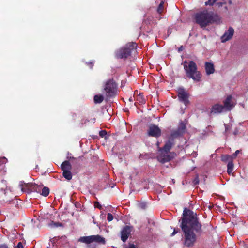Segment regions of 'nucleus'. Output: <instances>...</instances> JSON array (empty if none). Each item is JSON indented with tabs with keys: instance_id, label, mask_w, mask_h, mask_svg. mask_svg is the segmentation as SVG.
Listing matches in <instances>:
<instances>
[{
	"instance_id": "nucleus-1",
	"label": "nucleus",
	"mask_w": 248,
	"mask_h": 248,
	"mask_svg": "<svg viewBox=\"0 0 248 248\" xmlns=\"http://www.w3.org/2000/svg\"><path fill=\"white\" fill-rule=\"evenodd\" d=\"M180 227L184 234L185 246L192 247L197 240L196 233L200 235L202 232V225L199 221L197 214L185 208Z\"/></svg>"
},
{
	"instance_id": "nucleus-2",
	"label": "nucleus",
	"mask_w": 248,
	"mask_h": 248,
	"mask_svg": "<svg viewBox=\"0 0 248 248\" xmlns=\"http://www.w3.org/2000/svg\"><path fill=\"white\" fill-rule=\"evenodd\" d=\"M196 23L202 28L206 27L208 25L219 20L218 15L211 11L204 10L197 13L195 16Z\"/></svg>"
},
{
	"instance_id": "nucleus-3",
	"label": "nucleus",
	"mask_w": 248,
	"mask_h": 248,
	"mask_svg": "<svg viewBox=\"0 0 248 248\" xmlns=\"http://www.w3.org/2000/svg\"><path fill=\"white\" fill-rule=\"evenodd\" d=\"M184 69L186 76L195 81H200L202 78L201 73L198 70L196 63L193 61L187 62L185 61L183 62Z\"/></svg>"
},
{
	"instance_id": "nucleus-4",
	"label": "nucleus",
	"mask_w": 248,
	"mask_h": 248,
	"mask_svg": "<svg viewBox=\"0 0 248 248\" xmlns=\"http://www.w3.org/2000/svg\"><path fill=\"white\" fill-rule=\"evenodd\" d=\"M137 46L136 43H128L115 52V57L118 59H125L131 55L133 51L136 50Z\"/></svg>"
},
{
	"instance_id": "nucleus-5",
	"label": "nucleus",
	"mask_w": 248,
	"mask_h": 248,
	"mask_svg": "<svg viewBox=\"0 0 248 248\" xmlns=\"http://www.w3.org/2000/svg\"><path fill=\"white\" fill-rule=\"evenodd\" d=\"M104 90L108 98H112L118 94V85L112 78L108 79L106 82Z\"/></svg>"
},
{
	"instance_id": "nucleus-6",
	"label": "nucleus",
	"mask_w": 248,
	"mask_h": 248,
	"mask_svg": "<svg viewBox=\"0 0 248 248\" xmlns=\"http://www.w3.org/2000/svg\"><path fill=\"white\" fill-rule=\"evenodd\" d=\"M177 95L179 101L184 103L185 106H187L189 104L190 102L188 100L189 94L184 88H179L178 89Z\"/></svg>"
},
{
	"instance_id": "nucleus-7",
	"label": "nucleus",
	"mask_w": 248,
	"mask_h": 248,
	"mask_svg": "<svg viewBox=\"0 0 248 248\" xmlns=\"http://www.w3.org/2000/svg\"><path fill=\"white\" fill-rule=\"evenodd\" d=\"M232 97L231 95H228L223 101V107L225 111L231 110L235 106V103L232 100Z\"/></svg>"
},
{
	"instance_id": "nucleus-8",
	"label": "nucleus",
	"mask_w": 248,
	"mask_h": 248,
	"mask_svg": "<svg viewBox=\"0 0 248 248\" xmlns=\"http://www.w3.org/2000/svg\"><path fill=\"white\" fill-rule=\"evenodd\" d=\"M148 134L150 136L158 138L161 135V130L158 126L151 124L149 127Z\"/></svg>"
},
{
	"instance_id": "nucleus-9",
	"label": "nucleus",
	"mask_w": 248,
	"mask_h": 248,
	"mask_svg": "<svg viewBox=\"0 0 248 248\" xmlns=\"http://www.w3.org/2000/svg\"><path fill=\"white\" fill-rule=\"evenodd\" d=\"M132 229V226L128 225H126L123 227L121 232V238L123 242H125L127 240L131 233Z\"/></svg>"
},
{
	"instance_id": "nucleus-10",
	"label": "nucleus",
	"mask_w": 248,
	"mask_h": 248,
	"mask_svg": "<svg viewBox=\"0 0 248 248\" xmlns=\"http://www.w3.org/2000/svg\"><path fill=\"white\" fill-rule=\"evenodd\" d=\"M37 184L32 183H24L22 185V190L23 191L28 193L34 192Z\"/></svg>"
},
{
	"instance_id": "nucleus-11",
	"label": "nucleus",
	"mask_w": 248,
	"mask_h": 248,
	"mask_svg": "<svg viewBox=\"0 0 248 248\" xmlns=\"http://www.w3.org/2000/svg\"><path fill=\"white\" fill-rule=\"evenodd\" d=\"M234 33V29L232 27H230L228 30L225 32L224 34L221 36V41L225 42L231 39L233 36Z\"/></svg>"
},
{
	"instance_id": "nucleus-12",
	"label": "nucleus",
	"mask_w": 248,
	"mask_h": 248,
	"mask_svg": "<svg viewBox=\"0 0 248 248\" xmlns=\"http://www.w3.org/2000/svg\"><path fill=\"white\" fill-rule=\"evenodd\" d=\"M174 145V140L173 138H169L166 142L162 148L160 149V151H163L167 154Z\"/></svg>"
},
{
	"instance_id": "nucleus-13",
	"label": "nucleus",
	"mask_w": 248,
	"mask_h": 248,
	"mask_svg": "<svg viewBox=\"0 0 248 248\" xmlns=\"http://www.w3.org/2000/svg\"><path fill=\"white\" fill-rule=\"evenodd\" d=\"M157 159L160 162L164 163L171 160V157L167 154H164L162 152L161 155L157 156Z\"/></svg>"
},
{
	"instance_id": "nucleus-14",
	"label": "nucleus",
	"mask_w": 248,
	"mask_h": 248,
	"mask_svg": "<svg viewBox=\"0 0 248 248\" xmlns=\"http://www.w3.org/2000/svg\"><path fill=\"white\" fill-rule=\"evenodd\" d=\"M224 111V108L222 105L216 104L213 105L211 109V113L215 114L220 113Z\"/></svg>"
},
{
	"instance_id": "nucleus-15",
	"label": "nucleus",
	"mask_w": 248,
	"mask_h": 248,
	"mask_svg": "<svg viewBox=\"0 0 248 248\" xmlns=\"http://www.w3.org/2000/svg\"><path fill=\"white\" fill-rule=\"evenodd\" d=\"M205 71L207 75L213 74L215 72L214 64L209 62H206L205 64Z\"/></svg>"
},
{
	"instance_id": "nucleus-16",
	"label": "nucleus",
	"mask_w": 248,
	"mask_h": 248,
	"mask_svg": "<svg viewBox=\"0 0 248 248\" xmlns=\"http://www.w3.org/2000/svg\"><path fill=\"white\" fill-rule=\"evenodd\" d=\"M79 241L87 244H91L93 242V235L81 237Z\"/></svg>"
},
{
	"instance_id": "nucleus-17",
	"label": "nucleus",
	"mask_w": 248,
	"mask_h": 248,
	"mask_svg": "<svg viewBox=\"0 0 248 248\" xmlns=\"http://www.w3.org/2000/svg\"><path fill=\"white\" fill-rule=\"evenodd\" d=\"M93 242L101 244H105L106 243L105 239L99 235H93Z\"/></svg>"
},
{
	"instance_id": "nucleus-18",
	"label": "nucleus",
	"mask_w": 248,
	"mask_h": 248,
	"mask_svg": "<svg viewBox=\"0 0 248 248\" xmlns=\"http://www.w3.org/2000/svg\"><path fill=\"white\" fill-rule=\"evenodd\" d=\"M61 168L62 171L64 170H69L71 169L72 166L69 161L66 160L62 163Z\"/></svg>"
},
{
	"instance_id": "nucleus-19",
	"label": "nucleus",
	"mask_w": 248,
	"mask_h": 248,
	"mask_svg": "<svg viewBox=\"0 0 248 248\" xmlns=\"http://www.w3.org/2000/svg\"><path fill=\"white\" fill-rule=\"evenodd\" d=\"M62 176L68 181H70L72 178V174L70 170H64L62 172Z\"/></svg>"
},
{
	"instance_id": "nucleus-20",
	"label": "nucleus",
	"mask_w": 248,
	"mask_h": 248,
	"mask_svg": "<svg viewBox=\"0 0 248 248\" xmlns=\"http://www.w3.org/2000/svg\"><path fill=\"white\" fill-rule=\"evenodd\" d=\"M164 2L163 1H161L160 4H159L157 8V12L158 14L160 15L158 17V20L160 19L161 18L160 15L163 13V5H164Z\"/></svg>"
},
{
	"instance_id": "nucleus-21",
	"label": "nucleus",
	"mask_w": 248,
	"mask_h": 248,
	"mask_svg": "<svg viewBox=\"0 0 248 248\" xmlns=\"http://www.w3.org/2000/svg\"><path fill=\"white\" fill-rule=\"evenodd\" d=\"M136 100L141 104H145L146 102V100L142 93H140L137 95Z\"/></svg>"
},
{
	"instance_id": "nucleus-22",
	"label": "nucleus",
	"mask_w": 248,
	"mask_h": 248,
	"mask_svg": "<svg viewBox=\"0 0 248 248\" xmlns=\"http://www.w3.org/2000/svg\"><path fill=\"white\" fill-rule=\"evenodd\" d=\"M104 97L102 95H95L94 96L93 100L95 103L100 104L103 102Z\"/></svg>"
},
{
	"instance_id": "nucleus-23",
	"label": "nucleus",
	"mask_w": 248,
	"mask_h": 248,
	"mask_svg": "<svg viewBox=\"0 0 248 248\" xmlns=\"http://www.w3.org/2000/svg\"><path fill=\"white\" fill-rule=\"evenodd\" d=\"M183 134L181 133L177 129L174 131H173L170 135V138H173L174 139V138H177L180 136H182Z\"/></svg>"
},
{
	"instance_id": "nucleus-24",
	"label": "nucleus",
	"mask_w": 248,
	"mask_h": 248,
	"mask_svg": "<svg viewBox=\"0 0 248 248\" xmlns=\"http://www.w3.org/2000/svg\"><path fill=\"white\" fill-rule=\"evenodd\" d=\"M233 170V163L232 161H230L227 164V172L229 174L232 173Z\"/></svg>"
},
{
	"instance_id": "nucleus-25",
	"label": "nucleus",
	"mask_w": 248,
	"mask_h": 248,
	"mask_svg": "<svg viewBox=\"0 0 248 248\" xmlns=\"http://www.w3.org/2000/svg\"><path fill=\"white\" fill-rule=\"evenodd\" d=\"M186 129V124L183 122H181L179 124V126L177 129L183 134H184L185 132V130Z\"/></svg>"
},
{
	"instance_id": "nucleus-26",
	"label": "nucleus",
	"mask_w": 248,
	"mask_h": 248,
	"mask_svg": "<svg viewBox=\"0 0 248 248\" xmlns=\"http://www.w3.org/2000/svg\"><path fill=\"white\" fill-rule=\"evenodd\" d=\"M221 160L223 162H228L230 161H232V156L229 155H223L221 156Z\"/></svg>"
},
{
	"instance_id": "nucleus-27",
	"label": "nucleus",
	"mask_w": 248,
	"mask_h": 248,
	"mask_svg": "<svg viewBox=\"0 0 248 248\" xmlns=\"http://www.w3.org/2000/svg\"><path fill=\"white\" fill-rule=\"evenodd\" d=\"M40 194L45 197L47 196L49 194V189L47 187H43Z\"/></svg>"
},
{
	"instance_id": "nucleus-28",
	"label": "nucleus",
	"mask_w": 248,
	"mask_h": 248,
	"mask_svg": "<svg viewBox=\"0 0 248 248\" xmlns=\"http://www.w3.org/2000/svg\"><path fill=\"white\" fill-rule=\"evenodd\" d=\"M138 206L141 209H145L147 207V203L145 202H141L138 204Z\"/></svg>"
},
{
	"instance_id": "nucleus-29",
	"label": "nucleus",
	"mask_w": 248,
	"mask_h": 248,
	"mask_svg": "<svg viewBox=\"0 0 248 248\" xmlns=\"http://www.w3.org/2000/svg\"><path fill=\"white\" fill-rule=\"evenodd\" d=\"M42 188V186L37 185L35 187L34 192L41 193Z\"/></svg>"
},
{
	"instance_id": "nucleus-30",
	"label": "nucleus",
	"mask_w": 248,
	"mask_h": 248,
	"mask_svg": "<svg viewBox=\"0 0 248 248\" xmlns=\"http://www.w3.org/2000/svg\"><path fill=\"white\" fill-rule=\"evenodd\" d=\"M193 185L196 186L199 184V179L198 175L196 176L194 179L193 181Z\"/></svg>"
},
{
	"instance_id": "nucleus-31",
	"label": "nucleus",
	"mask_w": 248,
	"mask_h": 248,
	"mask_svg": "<svg viewBox=\"0 0 248 248\" xmlns=\"http://www.w3.org/2000/svg\"><path fill=\"white\" fill-rule=\"evenodd\" d=\"M113 219V216L112 214L111 213H108L107 214V220L108 221H111Z\"/></svg>"
},
{
	"instance_id": "nucleus-32",
	"label": "nucleus",
	"mask_w": 248,
	"mask_h": 248,
	"mask_svg": "<svg viewBox=\"0 0 248 248\" xmlns=\"http://www.w3.org/2000/svg\"><path fill=\"white\" fill-rule=\"evenodd\" d=\"M99 136L101 137H104L107 135V132L106 130H101L99 133Z\"/></svg>"
},
{
	"instance_id": "nucleus-33",
	"label": "nucleus",
	"mask_w": 248,
	"mask_h": 248,
	"mask_svg": "<svg viewBox=\"0 0 248 248\" xmlns=\"http://www.w3.org/2000/svg\"><path fill=\"white\" fill-rule=\"evenodd\" d=\"M125 248H138V247L134 244L129 243L128 246L126 247Z\"/></svg>"
},
{
	"instance_id": "nucleus-34",
	"label": "nucleus",
	"mask_w": 248,
	"mask_h": 248,
	"mask_svg": "<svg viewBox=\"0 0 248 248\" xmlns=\"http://www.w3.org/2000/svg\"><path fill=\"white\" fill-rule=\"evenodd\" d=\"M94 206L96 208H97L99 209H101V205L99 204V203L98 202H95L94 203Z\"/></svg>"
},
{
	"instance_id": "nucleus-35",
	"label": "nucleus",
	"mask_w": 248,
	"mask_h": 248,
	"mask_svg": "<svg viewBox=\"0 0 248 248\" xmlns=\"http://www.w3.org/2000/svg\"><path fill=\"white\" fill-rule=\"evenodd\" d=\"M240 152V151L237 150L235 151V152L232 155V158H235L237 155Z\"/></svg>"
},
{
	"instance_id": "nucleus-36",
	"label": "nucleus",
	"mask_w": 248,
	"mask_h": 248,
	"mask_svg": "<svg viewBox=\"0 0 248 248\" xmlns=\"http://www.w3.org/2000/svg\"><path fill=\"white\" fill-rule=\"evenodd\" d=\"M17 248H24L23 245L21 242H19L16 246Z\"/></svg>"
},
{
	"instance_id": "nucleus-37",
	"label": "nucleus",
	"mask_w": 248,
	"mask_h": 248,
	"mask_svg": "<svg viewBox=\"0 0 248 248\" xmlns=\"http://www.w3.org/2000/svg\"><path fill=\"white\" fill-rule=\"evenodd\" d=\"M178 232V230H177L176 229H174V230H173V232L171 234V236H172L174 235L175 234H176Z\"/></svg>"
},
{
	"instance_id": "nucleus-38",
	"label": "nucleus",
	"mask_w": 248,
	"mask_h": 248,
	"mask_svg": "<svg viewBox=\"0 0 248 248\" xmlns=\"http://www.w3.org/2000/svg\"><path fill=\"white\" fill-rule=\"evenodd\" d=\"M87 64L91 68H92L93 66V63L92 62L87 63Z\"/></svg>"
},
{
	"instance_id": "nucleus-39",
	"label": "nucleus",
	"mask_w": 248,
	"mask_h": 248,
	"mask_svg": "<svg viewBox=\"0 0 248 248\" xmlns=\"http://www.w3.org/2000/svg\"><path fill=\"white\" fill-rule=\"evenodd\" d=\"M183 50V46H181L179 48H178V52H181V51H182Z\"/></svg>"
},
{
	"instance_id": "nucleus-40",
	"label": "nucleus",
	"mask_w": 248,
	"mask_h": 248,
	"mask_svg": "<svg viewBox=\"0 0 248 248\" xmlns=\"http://www.w3.org/2000/svg\"><path fill=\"white\" fill-rule=\"evenodd\" d=\"M61 225H61V223H57V226H61Z\"/></svg>"
},
{
	"instance_id": "nucleus-41",
	"label": "nucleus",
	"mask_w": 248,
	"mask_h": 248,
	"mask_svg": "<svg viewBox=\"0 0 248 248\" xmlns=\"http://www.w3.org/2000/svg\"><path fill=\"white\" fill-rule=\"evenodd\" d=\"M228 2H229V4H232V2L231 0H230Z\"/></svg>"
},
{
	"instance_id": "nucleus-42",
	"label": "nucleus",
	"mask_w": 248,
	"mask_h": 248,
	"mask_svg": "<svg viewBox=\"0 0 248 248\" xmlns=\"http://www.w3.org/2000/svg\"><path fill=\"white\" fill-rule=\"evenodd\" d=\"M129 101H132V98H129Z\"/></svg>"
},
{
	"instance_id": "nucleus-43",
	"label": "nucleus",
	"mask_w": 248,
	"mask_h": 248,
	"mask_svg": "<svg viewBox=\"0 0 248 248\" xmlns=\"http://www.w3.org/2000/svg\"><path fill=\"white\" fill-rule=\"evenodd\" d=\"M1 160H2V159H0V162L1 161Z\"/></svg>"
}]
</instances>
